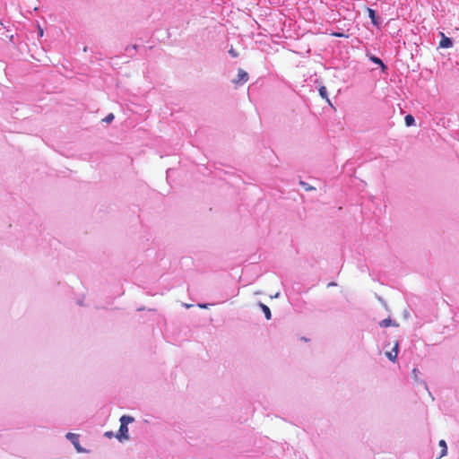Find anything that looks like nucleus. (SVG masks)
<instances>
[{"instance_id":"nucleus-16","label":"nucleus","mask_w":459,"mask_h":459,"mask_svg":"<svg viewBox=\"0 0 459 459\" xmlns=\"http://www.w3.org/2000/svg\"><path fill=\"white\" fill-rule=\"evenodd\" d=\"M229 53L234 57L238 56V53L233 48H230Z\"/></svg>"},{"instance_id":"nucleus-10","label":"nucleus","mask_w":459,"mask_h":459,"mask_svg":"<svg viewBox=\"0 0 459 459\" xmlns=\"http://www.w3.org/2000/svg\"><path fill=\"white\" fill-rule=\"evenodd\" d=\"M379 325L381 327H388V326H391V325H396L395 324H393L392 323V320L390 318H385L384 320H382L380 323H379Z\"/></svg>"},{"instance_id":"nucleus-15","label":"nucleus","mask_w":459,"mask_h":459,"mask_svg":"<svg viewBox=\"0 0 459 459\" xmlns=\"http://www.w3.org/2000/svg\"><path fill=\"white\" fill-rule=\"evenodd\" d=\"M418 374H419V370L417 368H413L412 369V377L415 381H418Z\"/></svg>"},{"instance_id":"nucleus-4","label":"nucleus","mask_w":459,"mask_h":459,"mask_svg":"<svg viewBox=\"0 0 459 459\" xmlns=\"http://www.w3.org/2000/svg\"><path fill=\"white\" fill-rule=\"evenodd\" d=\"M398 350H399V343L396 342L394 343V346L391 351H387L385 353L386 357L393 362L396 361L397 355H398Z\"/></svg>"},{"instance_id":"nucleus-19","label":"nucleus","mask_w":459,"mask_h":459,"mask_svg":"<svg viewBox=\"0 0 459 459\" xmlns=\"http://www.w3.org/2000/svg\"><path fill=\"white\" fill-rule=\"evenodd\" d=\"M200 307H204V308H205V307H207V306H206V305H200Z\"/></svg>"},{"instance_id":"nucleus-17","label":"nucleus","mask_w":459,"mask_h":459,"mask_svg":"<svg viewBox=\"0 0 459 459\" xmlns=\"http://www.w3.org/2000/svg\"><path fill=\"white\" fill-rule=\"evenodd\" d=\"M333 35H334L336 37H342L343 36V34H342V33H333Z\"/></svg>"},{"instance_id":"nucleus-13","label":"nucleus","mask_w":459,"mask_h":459,"mask_svg":"<svg viewBox=\"0 0 459 459\" xmlns=\"http://www.w3.org/2000/svg\"><path fill=\"white\" fill-rule=\"evenodd\" d=\"M300 185L304 187L306 191H310L315 189L313 186H308L307 183L300 181Z\"/></svg>"},{"instance_id":"nucleus-3","label":"nucleus","mask_w":459,"mask_h":459,"mask_svg":"<svg viewBox=\"0 0 459 459\" xmlns=\"http://www.w3.org/2000/svg\"><path fill=\"white\" fill-rule=\"evenodd\" d=\"M66 437L69 440H71V442L73 443V445L74 446L75 449L78 452H83V449L80 446L79 435L74 433H67Z\"/></svg>"},{"instance_id":"nucleus-12","label":"nucleus","mask_w":459,"mask_h":459,"mask_svg":"<svg viewBox=\"0 0 459 459\" xmlns=\"http://www.w3.org/2000/svg\"><path fill=\"white\" fill-rule=\"evenodd\" d=\"M319 94L322 98L325 99L328 102H330V100L327 98V90L325 86L320 87Z\"/></svg>"},{"instance_id":"nucleus-1","label":"nucleus","mask_w":459,"mask_h":459,"mask_svg":"<svg viewBox=\"0 0 459 459\" xmlns=\"http://www.w3.org/2000/svg\"><path fill=\"white\" fill-rule=\"evenodd\" d=\"M134 421V418L128 415H123L120 418V427L118 430L117 438L119 440L128 439V428L127 425Z\"/></svg>"},{"instance_id":"nucleus-18","label":"nucleus","mask_w":459,"mask_h":459,"mask_svg":"<svg viewBox=\"0 0 459 459\" xmlns=\"http://www.w3.org/2000/svg\"><path fill=\"white\" fill-rule=\"evenodd\" d=\"M334 285H336V284L333 283V282H331V283L328 284V286H334Z\"/></svg>"},{"instance_id":"nucleus-8","label":"nucleus","mask_w":459,"mask_h":459,"mask_svg":"<svg viewBox=\"0 0 459 459\" xmlns=\"http://www.w3.org/2000/svg\"><path fill=\"white\" fill-rule=\"evenodd\" d=\"M370 60L377 64V65H381L382 69L385 70L386 68V66L384 65V63L382 62V60L379 58V57H377L375 56H370Z\"/></svg>"},{"instance_id":"nucleus-2","label":"nucleus","mask_w":459,"mask_h":459,"mask_svg":"<svg viewBox=\"0 0 459 459\" xmlns=\"http://www.w3.org/2000/svg\"><path fill=\"white\" fill-rule=\"evenodd\" d=\"M248 78H249L248 74L246 71H244L243 69L239 68L238 70V77L236 79H233L232 82L235 85H238L239 83H244V82H247Z\"/></svg>"},{"instance_id":"nucleus-7","label":"nucleus","mask_w":459,"mask_h":459,"mask_svg":"<svg viewBox=\"0 0 459 459\" xmlns=\"http://www.w3.org/2000/svg\"><path fill=\"white\" fill-rule=\"evenodd\" d=\"M439 446L441 447V455L440 457L444 456L447 453V446L445 440H440L438 443Z\"/></svg>"},{"instance_id":"nucleus-6","label":"nucleus","mask_w":459,"mask_h":459,"mask_svg":"<svg viewBox=\"0 0 459 459\" xmlns=\"http://www.w3.org/2000/svg\"><path fill=\"white\" fill-rule=\"evenodd\" d=\"M259 307L262 308L263 312L264 313L265 318L267 320L271 319L272 314H271L270 308L263 303H260Z\"/></svg>"},{"instance_id":"nucleus-11","label":"nucleus","mask_w":459,"mask_h":459,"mask_svg":"<svg viewBox=\"0 0 459 459\" xmlns=\"http://www.w3.org/2000/svg\"><path fill=\"white\" fill-rule=\"evenodd\" d=\"M368 16L371 19L373 24H377L376 12L373 9L368 8Z\"/></svg>"},{"instance_id":"nucleus-5","label":"nucleus","mask_w":459,"mask_h":459,"mask_svg":"<svg viewBox=\"0 0 459 459\" xmlns=\"http://www.w3.org/2000/svg\"><path fill=\"white\" fill-rule=\"evenodd\" d=\"M441 40L439 41V47L443 48H448L453 46V42L450 38L445 36L443 32H440Z\"/></svg>"},{"instance_id":"nucleus-14","label":"nucleus","mask_w":459,"mask_h":459,"mask_svg":"<svg viewBox=\"0 0 459 459\" xmlns=\"http://www.w3.org/2000/svg\"><path fill=\"white\" fill-rule=\"evenodd\" d=\"M114 119V115L112 113L108 114L104 119L103 121L106 122V123H110L111 121H113Z\"/></svg>"},{"instance_id":"nucleus-9","label":"nucleus","mask_w":459,"mask_h":459,"mask_svg":"<svg viewBox=\"0 0 459 459\" xmlns=\"http://www.w3.org/2000/svg\"><path fill=\"white\" fill-rule=\"evenodd\" d=\"M404 122L407 126H411L414 125L415 120L411 115H407L404 118Z\"/></svg>"}]
</instances>
